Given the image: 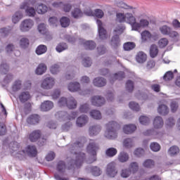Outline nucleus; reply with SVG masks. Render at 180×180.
Masks as SVG:
<instances>
[{"mask_svg": "<svg viewBox=\"0 0 180 180\" xmlns=\"http://www.w3.org/2000/svg\"><path fill=\"white\" fill-rule=\"evenodd\" d=\"M21 19H23V11L20 8L13 15L12 22L13 23L16 24L18 23Z\"/></svg>", "mask_w": 180, "mask_h": 180, "instance_id": "16", "label": "nucleus"}, {"mask_svg": "<svg viewBox=\"0 0 180 180\" xmlns=\"http://www.w3.org/2000/svg\"><path fill=\"white\" fill-rule=\"evenodd\" d=\"M101 130H102L101 125L91 126L89 129V134L91 137H93L94 136H98V134L101 133Z\"/></svg>", "mask_w": 180, "mask_h": 180, "instance_id": "18", "label": "nucleus"}, {"mask_svg": "<svg viewBox=\"0 0 180 180\" xmlns=\"http://www.w3.org/2000/svg\"><path fill=\"white\" fill-rule=\"evenodd\" d=\"M158 112L159 115H162V116H165L167 113L169 112V109L168 108V106L161 104L159 105L158 108Z\"/></svg>", "mask_w": 180, "mask_h": 180, "instance_id": "30", "label": "nucleus"}, {"mask_svg": "<svg viewBox=\"0 0 180 180\" xmlns=\"http://www.w3.org/2000/svg\"><path fill=\"white\" fill-rule=\"evenodd\" d=\"M150 55L152 58H155L158 55V46L155 44L150 46Z\"/></svg>", "mask_w": 180, "mask_h": 180, "instance_id": "38", "label": "nucleus"}, {"mask_svg": "<svg viewBox=\"0 0 180 180\" xmlns=\"http://www.w3.org/2000/svg\"><path fill=\"white\" fill-rule=\"evenodd\" d=\"M150 147V150H152V151H154L155 153L160 151L161 148V146L157 142L151 143Z\"/></svg>", "mask_w": 180, "mask_h": 180, "instance_id": "56", "label": "nucleus"}, {"mask_svg": "<svg viewBox=\"0 0 180 180\" xmlns=\"http://www.w3.org/2000/svg\"><path fill=\"white\" fill-rule=\"evenodd\" d=\"M86 123H88V116L86 115H81L76 121L77 127H84Z\"/></svg>", "mask_w": 180, "mask_h": 180, "instance_id": "21", "label": "nucleus"}, {"mask_svg": "<svg viewBox=\"0 0 180 180\" xmlns=\"http://www.w3.org/2000/svg\"><path fill=\"white\" fill-rule=\"evenodd\" d=\"M139 122L141 124H143V126H146L150 123V117L147 116H141L139 117Z\"/></svg>", "mask_w": 180, "mask_h": 180, "instance_id": "57", "label": "nucleus"}, {"mask_svg": "<svg viewBox=\"0 0 180 180\" xmlns=\"http://www.w3.org/2000/svg\"><path fill=\"white\" fill-rule=\"evenodd\" d=\"M9 71V65L6 63H2L0 65V74H7Z\"/></svg>", "mask_w": 180, "mask_h": 180, "instance_id": "54", "label": "nucleus"}, {"mask_svg": "<svg viewBox=\"0 0 180 180\" xmlns=\"http://www.w3.org/2000/svg\"><path fill=\"white\" fill-rule=\"evenodd\" d=\"M105 154L108 157H115L117 154V150L115 148H110L107 149Z\"/></svg>", "mask_w": 180, "mask_h": 180, "instance_id": "50", "label": "nucleus"}, {"mask_svg": "<svg viewBox=\"0 0 180 180\" xmlns=\"http://www.w3.org/2000/svg\"><path fill=\"white\" fill-rule=\"evenodd\" d=\"M116 20L117 22H119V23H124V22H126L131 25V22L134 20V16L130 13H127L125 14L123 13H117L116 14Z\"/></svg>", "mask_w": 180, "mask_h": 180, "instance_id": "6", "label": "nucleus"}, {"mask_svg": "<svg viewBox=\"0 0 180 180\" xmlns=\"http://www.w3.org/2000/svg\"><path fill=\"white\" fill-rule=\"evenodd\" d=\"M120 162H127L129 161V154L126 152H121L118 155Z\"/></svg>", "mask_w": 180, "mask_h": 180, "instance_id": "40", "label": "nucleus"}, {"mask_svg": "<svg viewBox=\"0 0 180 180\" xmlns=\"http://www.w3.org/2000/svg\"><path fill=\"white\" fill-rule=\"evenodd\" d=\"M19 99L22 103H25V102H27L30 99V94L29 91L21 92L19 95Z\"/></svg>", "mask_w": 180, "mask_h": 180, "instance_id": "28", "label": "nucleus"}, {"mask_svg": "<svg viewBox=\"0 0 180 180\" xmlns=\"http://www.w3.org/2000/svg\"><path fill=\"white\" fill-rule=\"evenodd\" d=\"M148 25H150V22L146 19H141L139 22H137L135 17H134V21L131 22V29L135 32H139L141 28L147 27Z\"/></svg>", "mask_w": 180, "mask_h": 180, "instance_id": "7", "label": "nucleus"}, {"mask_svg": "<svg viewBox=\"0 0 180 180\" xmlns=\"http://www.w3.org/2000/svg\"><path fill=\"white\" fill-rule=\"evenodd\" d=\"M93 84L95 86L101 88V86L106 85V79L103 77H97L93 80Z\"/></svg>", "mask_w": 180, "mask_h": 180, "instance_id": "24", "label": "nucleus"}, {"mask_svg": "<svg viewBox=\"0 0 180 180\" xmlns=\"http://www.w3.org/2000/svg\"><path fill=\"white\" fill-rule=\"evenodd\" d=\"M71 15L75 19H79V18H82V16H84V13L82 11H81V9L75 8L73 11H72Z\"/></svg>", "mask_w": 180, "mask_h": 180, "instance_id": "32", "label": "nucleus"}, {"mask_svg": "<svg viewBox=\"0 0 180 180\" xmlns=\"http://www.w3.org/2000/svg\"><path fill=\"white\" fill-rule=\"evenodd\" d=\"M22 88V81L15 80L12 86L13 92H18Z\"/></svg>", "mask_w": 180, "mask_h": 180, "instance_id": "42", "label": "nucleus"}, {"mask_svg": "<svg viewBox=\"0 0 180 180\" xmlns=\"http://www.w3.org/2000/svg\"><path fill=\"white\" fill-rule=\"evenodd\" d=\"M178 153H179V148L175 146H172L168 150L169 155H175V154H178Z\"/></svg>", "mask_w": 180, "mask_h": 180, "instance_id": "60", "label": "nucleus"}, {"mask_svg": "<svg viewBox=\"0 0 180 180\" xmlns=\"http://www.w3.org/2000/svg\"><path fill=\"white\" fill-rule=\"evenodd\" d=\"M77 105V100L74 97L71 96L68 98L66 108H68V109H76Z\"/></svg>", "mask_w": 180, "mask_h": 180, "instance_id": "26", "label": "nucleus"}, {"mask_svg": "<svg viewBox=\"0 0 180 180\" xmlns=\"http://www.w3.org/2000/svg\"><path fill=\"white\" fill-rule=\"evenodd\" d=\"M123 47L125 51H130V50H133L136 47V44L134 42H127L124 44Z\"/></svg>", "mask_w": 180, "mask_h": 180, "instance_id": "48", "label": "nucleus"}, {"mask_svg": "<svg viewBox=\"0 0 180 180\" xmlns=\"http://www.w3.org/2000/svg\"><path fill=\"white\" fill-rule=\"evenodd\" d=\"M82 140L83 141H81L80 142L77 141L73 144H69L68 146L70 153H71L73 158H75L70 159V158H68V161L69 162L68 165H70L69 169L75 168V167L79 168L85 160V153H81V150H82V147H84L86 139L82 138Z\"/></svg>", "mask_w": 180, "mask_h": 180, "instance_id": "1", "label": "nucleus"}, {"mask_svg": "<svg viewBox=\"0 0 180 180\" xmlns=\"http://www.w3.org/2000/svg\"><path fill=\"white\" fill-rule=\"evenodd\" d=\"M54 85H56V79L51 77H46L42 80L41 88L46 90L53 89Z\"/></svg>", "mask_w": 180, "mask_h": 180, "instance_id": "9", "label": "nucleus"}, {"mask_svg": "<svg viewBox=\"0 0 180 180\" xmlns=\"http://www.w3.org/2000/svg\"><path fill=\"white\" fill-rule=\"evenodd\" d=\"M36 11L38 15H45L49 11H51V8L43 3H39L36 7Z\"/></svg>", "mask_w": 180, "mask_h": 180, "instance_id": "14", "label": "nucleus"}, {"mask_svg": "<svg viewBox=\"0 0 180 180\" xmlns=\"http://www.w3.org/2000/svg\"><path fill=\"white\" fill-rule=\"evenodd\" d=\"M90 116L96 120H99L102 119V114H101V111L98 110H92L90 112Z\"/></svg>", "mask_w": 180, "mask_h": 180, "instance_id": "35", "label": "nucleus"}, {"mask_svg": "<svg viewBox=\"0 0 180 180\" xmlns=\"http://www.w3.org/2000/svg\"><path fill=\"white\" fill-rule=\"evenodd\" d=\"M143 134L144 136H153V139H160V136H162V134L158 132L154 129H147Z\"/></svg>", "mask_w": 180, "mask_h": 180, "instance_id": "22", "label": "nucleus"}, {"mask_svg": "<svg viewBox=\"0 0 180 180\" xmlns=\"http://www.w3.org/2000/svg\"><path fill=\"white\" fill-rule=\"evenodd\" d=\"M169 37H170L171 39H173L174 41H178V40H179V34L176 31H172V30H171L170 33H169Z\"/></svg>", "mask_w": 180, "mask_h": 180, "instance_id": "52", "label": "nucleus"}, {"mask_svg": "<svg viewBox=\"0 0 180 180\" xmlns=\"http://www.w3.org/2000/svg\"><path fill=\"white\" fill-rule=\"evenodd\" d=\"M86 50H94L96 48V44L94 41H86L84 42Z\"/></svg>", "mask_w": 180, "mask_h": 180, "instance_id": "34", "label": "nucleus"}, {"mask_svg": "<svg viewBox=\"0 0 180 180\" xmlns=\"http://www.w3.org/2000/svg\"><path fill=\"white\" fill-rule=\"evenodd\" d=\"M106 174L110 178H115L117 175V169H116V163L111 162L107 165Z\"/></svg>", "mask_w": 180, "mask_h": 180, "instance_id": "12", "label": "nucleus"}, {"mask_svg": "<svg viewBox=\"0 0 180 180\" xmlns=\"http://www.w3.org/2000/svg\"><path fill=\"white\" fill-rule=\"evenodd\" d=\"M143 165L145 168H153V167H154V161H153V160L148 159L144 161Z\"/></svg>", "mask_w": 180, "mask_h": 180, "instance_id": "63", "label": "nucleus"}, {"mask_svg": "<svg viewBox=\"0 0 180 180\" xmlns=\"http://www.w3.org/2000/svg\"><path fill=\"white\" fill-rule=\"evenodd\" d=\"M68 89L70 92H78L81 91V84L78 82H70L68 86Z\"/></svg>", "mask_w": 180, "mask_h": 180, "instance_id": "17", "label": "nucleus"}, {"mask_svg": "<svg viewBox=\"0 0 180 180\" xmlns=\"http://www.w3.org/2000/svg\"><path fill=\"white\" fill-rule=\"evenodd\" d=\"M136 60L137 63H146V60H147V55L144 52L140 51L137 53L136 56Z\"/></svg>", "mask_w": 180, "mask_h": 180, "instance_id": "31", "label": "nucleus"}, {"mask_svg": "<svg viewBox=\"0 0 180 180\" xmlns=\"http://www.w3.org/2000/svg\"><path fill=\"white\" fill-rule=\"evenodd\" d=\"M123 146L125 148H131L134 146V138H127L123 141Z\"/></svg>", "mask_w": 180, "mask_h": 180, "instance_id": "33", "label": "nucleus"}, {"mask_svg": "<svg viewBox=\"0 0 180 180\" xmlns=\"http://www.w3.org/2000/svg\"><path fill=\"white\" fill-rule=\"evenodd\" d=\"M68 49V46L65 43H60L58 44V46L56 48V51L58 53H62V51H64L65 50H67Z\"/></svg>", "mask_w": 180, "mask_h": 180, "instance_id": "47", "label": "nucleus"}, {"mask_svg": "<svg viewBox=\"0 0 180 180\" xmlns=\"http://www.w3.org/2000/svg\"><path fill=\"white\" fill-rule=\"evenodd\" d=\"M10 150H11V153L14 157H18V158H20V155H25L27 154L29 157H36L37 155V149L34 146H28L25 150H20V145L19 143L14 141L11 142L9 145Z\"/></svg>", "mask_w": 180, "mask_h": 180, "instance_id": "2", "label": "nucleus"}, {"mask_svg": "<svg viewBox=\"0 0 180 180\" xmlns=\"http://www.w3.org/2000/svg\"><path fill=\"white\" fill-rule=\"evenodd\" d=\"M54 108V103L51 101H45L41 104L40 109L42 112H49Z\"/></svg>", "mask_w": 180, "mask_h": 180, "instance_id": "15", "label": "nucleus"}, {"mask_svg": "<svg viewBox=\"0 0 180 180\" xmlns=\"http://www.w3.org/2000/svg\"><path fill=\"white\" fill-rule=\"evenodd\" d=\"M33 26H34V21L33 20L28 18L22 20L20 25V30L21 32H29Z\"/></svg>", "mask_w": 180, "mask_h": 180, "instance_id": "10", "label": "nucleus"}, {"mask_svg": "<svg viewBox=\"0 0 180 180\" xmlns=\"http://www.w3.org/2000/svg\"><path fill=\"white\" fill-rule=\"evenodd\" d=\"M68 102V98L65 97H61L58 101V106H59L60 108H65V106L67 107Z\"/></svg>", "mask_w": 180, "mask_h": 180, "instance_id": "49", "label": "nucleus"}, {"mask_svg": "<svg viewBox=\"0 0 180 180\" xmlns=\"http://www.w3.org/2000/svg\"><path fill=\"white\" fill-rule=\"evenodd\" d=\"M118 126L119 124H117V122L115 121L109 122L106 124V131L104 134L105 137L110 140L116 139L117 137V131L116 130V129H117Z\"/></svg>", "mask_w": 180, "mask_h": 180, "instance_id": "5", "label": "nucleus"}, {"mask_svg": "<svg viewBox=\"0 0 180 180\" xmlns=\"http://www.w3.org/2000/svg\"><path fill=\"white\" fill-rule=\"evenodd\" d=\"M82 64L86 68L91 67V65H92V60H91V58L86 57L83 58Z\"/></svg>", "mask_w": 180, "mask_h": 180, "instance_id": "51", "label": "nucleus"}, {"mask_svg": "<svg viewBox=\"0 0 180 180\" xmlns=\"http://www.w3.org/2000/svg\"><path fill=\"white\" fill-rule=\"evenodd\" d=\"M96 25L98 26V36L101 40H106L108 39V32L103 27V23L100 20H96Z\"/></svg>", "mask_w": 180, "mask_h": 180, "instance_id": "11", "label": "nucleus"}, {"mask_svg": "<svg viewBox=\"0 0 180 180\" xmlns=\"http://www.w3.org/2000/svg\"><path fill=\"white\" fill-rule=\"evenodd\" d=\"M141 36L142 41H147V40H150V39H151L152 35L150 32H148V30H145L141 34Z\"/></svg>", "mask_w": 180, "mask_h": 180, "instance_id": "45", "label": "nucleus"}, {"mask_svg": "<svg viewBox=\"0 0 180 180\" xmlns=\"http://www.w3.org/2000/svg\"><path fill=\"white\" fill-rule=\"evenodd\" d=\"M124 77V72H120L118 73H115L112 77H111L110 79V82L111 84L113 83V81H115V79H118L119 81L123 79V78Z\"/></svg>", "mask_w": 180, "mask_h": 180, "instance_id": "41", "label": "nucleus"}, {"mask_svg": "<svg viewBox=\"0 0 180 180\" xmlns=\"http://www.w3.org/2000/svg\"><path fill=\"white\" fill-rule=\"evenodd\" d=\"M70 22L71 21L70 20V18L67 17H62L60 20V23L62 27H68V26H70Z\"/></svg>", "mask_w": 180, "mask_h": 180, "instance_id": "43", "label": "nucleus"}, {"mask_svg": "<svg viewBox=\"0 0 180 180\" xmlns=\"http://www.w3.org/2000/svg\"><path fill=\"white\" fill-rule=\"evenodd\" d=\"M99 149V146L96 142L94 140H90L89 145L86 147L88 154L90 155V158L86 160L87 164H92L96 161V151Z\"/></svg>", "mask_w": 180, "mask_h": 180, "instance_id": "4", "label": "nucleus"}, {"mask_svg": "<svg viewBox=\"0 0 180 180\" xmlns=\"http://www.w3.org/2000/svg\"><path fill=\"white\" fill-rule=\"evenodd\" d=\"M125 29L126 27H124V25H123L122 24H120L114 29L113 34L115 35L119 36V34H122V33L124 32Z\"/></svg>", "mask_w": 180, "mask_h": 180, "instance_id": "39", "label": "nucleus"}, {"mask_svg": "<svg viewBox=\"0 0 180 180\" xmlns=\"http://www.w3.org/2000/svg\"><path fill=\"white\" fill-rule=\"evenodd\" d=\"M47 71V65L44 63H40L37 68L35 72L37 75H43Z\"/></svg>", "mask_w": 180, "mask_h": 180, "instance_id": "27", "label": "nucleus"}, {"mask_svg": "<svg viewBox=\"0 0 180 180\" xmlns=\"http://www.w3.org/2000/svg\"><path fill=\"white\" fill-rule=\"evenodd\" d=\"M91 102L93 106H102L103 105H105V98L101 96H94L91 98Z\"/></svg>", "mask_w": 180, "mask_h": 180, "instance_id": "13", "label": "nucleus"}, {"mask_svg": "<svg viewBox=\"0 0 180 180\" xmlns=\"http://www.w3.org/2000/svg\"><path fill=\"white\" fill-rule=\"evenodd\" d=\"M110 45L114 49H117V47H119L120 46V38H119V35H114L110 41Z\"/></svg>", "mask_w": 180, "mask_h": 180, "instance_id": "29", "label": "nucleus"}, {"mask_svg": "<svg viewBox=\"0 0 180 180\" xmlns=\"http://www.w3.org/2000/svg\"><path fill=\"white\" fill-rule=\"evenodd\" d=\"M41 134V132L40 131V130L33 131L30 134L29 139H30V141H32V143H34V141H37L39 140V139H40Z\"/></svg>", "mask_w": 180, "mask_h": 180, "instance_id": "25", "label": "nucleus"}, {"mask_svg": "<svg viewBox=\"0 0 180 180\" xmlns=\"http://www.w3.org/2000/svg\"><path fill=\"white\" fill-rule=\"evenodd\" d=\"M168 43H169V41H168V39L167 38H162L158 41V46L160 49H164L168 46Z\"/></svg>", "mask_w": 180, "mask_h": 180, "instance_id": "44", "label": "nucleus"}, {"mask_svg": "<svg viewBox=\"0 0 180 180\" xmlns=\"http://www.w3.org/2000/svg\"><path fill=\"white\" fill-rule=\"evenodd\" d=\"M79 110L81 113H88V112H89V105L84 103L80 105Z\"/></svg>", "mask_w": 180, "mask_h": 180, "instance_id": "59", "label": "nucleus"}, {"mask_svg": "<svg viewBox=\"0 0 180 180\" xmlns=\"http://www.w3.org/2000/svg\"><path fill=\"white\" fill-rule=\"evenodd\" d=\"M20 46L22 49H26L29 46V39L27 38H22L20 41Z\"/></svg>", "mask_w": 180, "mask_h": 180, "instance_id": "64", "label": "nucleus"}, {"mask_svg": "<svg viewBox=\"0 0 180 180\" xmlns=\"http://www.w3.org/2000/svg\"><path fill=\"white\" fill-rule=\"evenodd\" d=\"M165 81H171V79H174V72L172 71H168L165 73L163 77Z\"/></svg>", "mask_w": 180, "mask_h": 180, "instance_id": "62", "label": "nucleus"}, {"mask_svg": "<svg viewBox=\"0 0 180 180\" xmlns=\"http://www.w3.org/2000/svg\"><path fill=\"white\" fill-rule=\"evenodd\" d=\"M137 129V127L133 124H126L123 127V131L125 134H131L134 133Z\"/></svg>", "mask_w": 180, "mask_h": 180, "instance_id": "23", "label": "nucleus"}, {"mask_svg": "<svg viewBox=\"0 0 180 180\" xmlns=\"http://www.w3.org/2000/svg\"><path fill=\"white\" fill-rule=\"evenodd\" d=\"M164 126V120L160 116H157L153 120L154 129H162Z\"/></svg>", "mask_w": 180, "mask_h": 180, "instance_id": "20", "label": "nucleus"}, {"mask_svg": "<svg viewBox=\"0 0 180 180\" xmlns=\"http://www.w3.org/2000/svg\"><path fill=\"white\" fill-rule=\"evenodd\" d=\"M47 51V46L45 45H39L36 50V53L38 56H41V54H44Z\"/></svg>", "mask_w": 180, "mask_h": 180, "instance_id": "46", "label": "nucleus"}, {"mask_svg": "<svg viewBox=\"0 0 180 180\" xmlns=\"http://www.w3.org/2000/svg\"><path fill=\"white\" fill-rule=\"evenodd\" d=\"M90 172L94 176H99L102 174V170H101V168L96 166L91 167Z\"/></svg>", "mask_w": 180, "mask_h": 180, "instance_id": "36", "label": "nucleus"}, {"mask_svg": "<svg viewBox=\"0 0 180 180\" xmlns=\"http://www.w3.org/2000/svg\"><path fill=\"white\" fill-rule=\"evenodd\" d=\"M39 122H40V116L37 114L31 115L27 119L28 124H37Z\"/></svg>", "mask_w": 180, "mask_h": 180, "instance_id": "19", "label": "nucleus"}, {"mask_svg": "<svg viewBox=\"0 0 180 180\" xmlns=\"http://www.w3.org/2000/svg\"><path fill=\"white\" fill-rule=\"evenodd\" d=\"M50 72L51 74L56 75L60 72V65L58 64H54L50 68Z\"/></svg>", "mask_w": 180, "mask_h": 180, "instance_id": "55", "label": "nucleus"}, {"mask_svg": "<svg viewBox=\"0 0 180 180\" xmlns=\"http://www.w3.org/2000/svg\"><path fill=\"white\" fill-rule=\"evenodd\" d=\"M30 4L31 5H34L32 0H25L20 4L19 9L25 11V13L28 18H34L36 16L37 10L34 7L30 6Z\"/></svg>", "mask_w": 180, "mask_h": 180, "instance_id": "3", "label": "nucleus"}, {"mask_svg": "<svg viewBox=\"0 0 180 180\" xmlns=\"http://www.w3.org/2000/svg\"><path fill=\"white\" fill-rule=\"evenodd\" d=\"M129 106L130 109H131V110H134V112H139V110H140V105L136 102H130Z\"/></svg>", "mask_w": 180, "mask_h": 180, "instance_id": "53", "label": "nucleus"}, {"mask_svg": "<svg viewBox=\"0 0 180 180\" xmlns=\"http://www.w3.org/2000/svg\"><path fill=\"white\" fill-rule=\"evenodd\" d=\"M159 30L164 36H169L172 29L167 25H162L159 28Z\"/></svg>", "mask_w": 180, "mask_h": 180, "instance_id": "37", "label": "nucleus"}, {"mask_svg": "<svg viewBox=\"0 0 180 180\" xmlns=\"http://www.w3.org/2000/svg\"><path fill=\"white\" fill-rule=\"evenodd\" d=\"M165 124L167 127H174L175 126V120H174V117H170L166 120Z\"/></svg>", "mask_w": 180, "mask_h": 180, "instance_id": "61", "label": "nucleus"}, {"mask_svg": "<svg viewBox=\"0 0 180 180\" xmlns=\"http://www.w3.org/2000/svg\"><path fill=\"white\" fill-rule=\"evenodd\" d=\"M56 117L62 119V120H74L77 116H78V112H72L68 114L65 111H59L56 114Z\"/></svg>", "mask_w": 180, "mask_h": 180, "instance_id": "8", "label": "nucleus"}, {"mask_svg": "<svg viewBox=\"0 0 180 180\" xmlns=\"http://www.w3.org/2000/svg\"><path fill=\"white\" fill-rule=\"evenodd\" d=\"M126 89L128 91V92H133V90L134 89V84L132 81L128 80L126 83Z\"/></svg>", "mask_w": 180, "mask_h": 180, "instance_id": "58", "label": "nucleus"}]
</instances>
